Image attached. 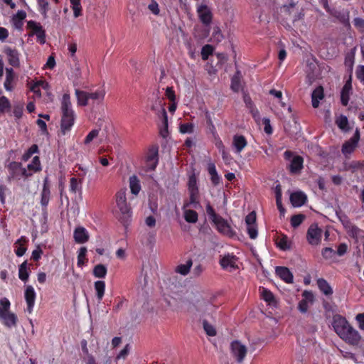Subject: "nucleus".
I'll return each mask as SVG.
<instances>
[{
	"instance_id": "nucleus-64",
	"label": "nucleus",
	"mask_w": 364,
	"mask_h": 364,
	"mask_svg": "<svg viewBox=\"0 0 364 364\" xmlns=\"http://www.w3.org/2000/svg\"><path fill=\"white\" fill-rule=\"evenodd\" d=\"M357 78L364 85V65H359L355 71Z\"/></svg>"
},
{
	"instance_id": "nucleus-36",
	"label": "nucleus",
	"mask_w": 364,
	"mask_h": 364,
	"mask_svg": "<svg viewBox=\"0 0 364 364\" xmlns=\"http://www.w3.org/2000/svg\"><path fill=\"white\" fill-rule=\"evenodd\" d=\"M27 28L31 30L30 36L36 35L43 30V26L40 23L33 20H30L27 22Z\"/></svg>"
},
{
	"instance_id": "nucleus-25",
	"label": "nucleus",
	"mask_w": 364,
	"mask_h": 364,
	"mask_svg": "<svg viewBox=\"0 0 364 364\" xmlns=\"http://www.w3.org/2000/svg\"><path fill=\"white\" fill-rule=\"evenodd\" d=\"M208 171L210 176V181L213 186H218L221 181V177L218 175L215 165L213 163L208 164Z\"/></svg>"
},
{
	"instance_id": "nucleus-57",
	"label": "nucleus",
	"mask_w": 364,
	"mask_h": 364,
	"mask_svg": "<svg viewBox=\"0 0 364 364\" xmlns=\"http://www.w3.org/2000/svg\"><path fill=\"white\" fill-rule=\"evenodd\" d=\"M98 134L99 129H92L85 138L84 143L85 144H90L95 138H96L98 136Z\"/></svg>"
},
{
	"instance_id": "nucleus-50",
	"label": "nucleus",
	"mask_w": 364,
	"mask_h": 364,
	"mask_svg": "<svg viewBox=\"0 0 364 364\" xmlns=\"http://www.w3.org/2000/svg\"><path fill=\"white\" fill-rule=\"evenodd\" d=\"M305 216L302 214L294 215L291 218V225L293 228L299 227L304 221Z\"/></svg>"
},
{
	"instance_id": "nucleus-29",
	"label": "nucleus",
	"mask_w": 364,
	"mask_h": 364,
	"mask_svg": "<svg viewBox=\"0 0 364 364\" xmlns=\"http://www.w3.org/2000/svg\"><path fill=\"white\" fill-rule=\"evenodd\" d=\"M129 188L134 195H137L141 190L140 181L137 176H132L129 178Z\"/></svg>"
},
{
	"instance_id": "nucleus-39",
	"label": "nucleus",
	"mask_w": 364,
	"mask_h": 364,
	"mask_svg": "<svg viewBox=\"0 0 364 364\" xmlns=\"http://www.w3.org/2000/svg\"><path fill=\"white\" fill-rule=\"evenodd\" d=\"M161 115H162V122L164 125V128L160 130V134L164 138L166 137L168 134V116L166 109L163 107L161 108Z\"/></svg>"
},
{
	"instance_id": "nucleus-7",
	"label": "nucleus",
	"mask_w": 364,
	"mask_h": 364,
	"mask_svg": "<svg viewBox=\"0 0 364 364\" xmlns=\"http://www.w3.org/2000/svg\"><path fill=\"white\" fill-rule=\"evenodd\" d=\"M322 230L316 223L311 224L306 233L308 242L311 245H318L321 241Z\"/></svg>"
},
{
	"instance_id": "nucleus-46",
	"label": "nucleus",
	"mask_w": 364,
	"mask_h": 364,
	"mask_svg": "<svg viewBox=\"0 0 364 364\" xmlns=\"http://www.w3.org/2000/svg\"><path fill=\"white\" fill-rule=\"evenodd\" d=\"M213 47L211 45L206 44L203 46L201 50V58L203 60L208 59L209 56L213 53Z\"/></svg>"
},
{
	"instance_id": "nucleus-22",
	"label": "nucleus",
	"mask_w": 364,
	"mask_h": 364,
	"mask_svg": "<svg viewBox=\"0 0 364 364\" xmlns=\"http://www.w3.org/2000/svg\"><path fill=\"white\" fill-rule=\"evenodd\" d=\"M14 78L15 73L11 68H6V79L4 83V87L7 91H12L14 88Z\"/></svg>"
},
{
	"instance_id": "nucleus-9",
	"label": "nucleus",
	"mask_w": 364,
	"mask_h": 364,
	"mask_svg": "<svg viewBox=\"0 0 364 364\" xmlns=\"http://www.w3.org/2000/svg\"><path fill=\"white\" fill-rule=\"evenodd\" d=\"M332 326L335 332L340 337L351 325H350L345 317L336 314L333 317Z\"/></svg>"
},
{
	"instance_id": "nucleus-17",
	"label": "nucleus",
	"mask_w": 364,
	"mask_h": 364,
	"mask_svg": "<svg viewBox=\"0 0 364 364\" xmlns=\"http://www.w3.org/2000/svg\"><path fill=\"white\" fill-rule=\"evenodd\" d=\"M247 141L243 135L235 134L232 138V146L235 152L240 154L247 146Z\"/></svg>"
},
{
	"instance_id": "nucleus-51",
	"label": "nucleus",
	"mask_w": 364,
	"mask_h": 364,
	"mask_svg": "<svg viewBox=\"0 0 364 364\" xmlns=\"http://www.w3.org/2000/svg\"><path fill=\"white\" fill-rule=\"evenodd\" d=\"M0 305L1 307H0V318L4 316V313L10 309L11 303L9 300L6 298L3 297L0 299Z\"/></svg>"
},
{
	"instance_id": "nucleus-18",
	"label": "nucleus",
	"mask_w": 364,
	"mask_h": 364,
	"mask_svg": "<svg viewBox=\"0 0 364 364\" xmlns=\"http://www.w3.org/2000/svg\"><path fill=\"white\" fill-rule=\"evenodd\" d=\"M304 159L299 155L294 156L289 166V170L291 173H299L303 168Z\"/></svg>"
},
{
	"instance_id": "nucleus-55",
	"label": "nucleus",
	"mask_w": 364,
	"mask_h": 364,
	"mask_svg": "<svg viewBox=\"0 0 364 364\" xmlns=\"http://www.w3.org/2000/svg\"><path fill=\"white\" fill-rule=\"evenodd\" d=\"M324 97L323 88L321 86L317 87L311 94V98H315L318 100Z\"/></svg>"
},
{
	"instance_id": "nucleus-40",
	"label": "nucleus",
	"mask_w": 364,
	"mask_h": 364,
	"mask_svg": "<svg viewBox=\"0 0 364 364\" xmlns=\"http://www.w3.org/2000/svg\"><path fill=\"white\" fill-rule=\"evenodd\" d=\"M198 213L193 210H186L184 211V218L186 222L191 223H195L198 220Z\"/></svg>"
},
{
	"instance_id": "nucleus-49",
	"label": "nucleus",
	"mask_w": 364,
	"mask_h": 364,
	"mask_svg": "<svg viewBox=\"0 0 364 364\" xmlns=\"http://www.w3.org/2000/svg\"><path fill=\"white\" fill-rule=\"evenodd\" d=\"M203 329L208 336H215L216 335L217 332L215 327L210 324L206 320H203Z\"/></svg>"
},
{
	"instance_id": "nucleus-12",
	"label": "nucleus",
	"mask_w": 364,
	"mask_h": 364,
	"mask_svg": "<svg viewBox=\"0 0 364 364\" xmlns=\"http://www.w3.org/2000/svg\"><path fill=\"white\" fill-rule=\"evenodd\" d=\"M4 53L6 55L9 64L14 68L20 67V53L16 48H11L7 47L4 50Z\"/></svg>"
},
{
	"instance_id": "nucleus-10",
	"label": "nucleus",
	"mask_w": 364,
	"mask_h": 364,
	"mask_svg": "<svg viewBox=\"0 0 364 364\" xmlns=\"http://www.w3.org/2000/svg\"><path fill=\"white\" fill-rule=\"evenodd\" d=\"M359 140L360 131L358 129H356L353 136L343 144L341 149L342 153L344 155L352 154L358 146Z\"/></svg>"
},
{
	"instance_id": "nucleus-38",
	"label": "nucleus",
	"mask_w": 364,
	"mask_h": 364,
	"mask_svg": "<svg viewBox=\"0 0 364 364\" xmlns=\"http://www.w3.org/2000/svg\"><path fill=\"white\" fill-rule=\"evenodd\" d=\"M234 256H231L230 255H225L220 260V264L223 269H226L228 267H233L235 265Z\"/></svg>"
},
{
	"instance_id": "nucleus-52",
	"label": "nucleus",
	"mask_w": 364,
	"mask_h": 364,
	"mask_svg": "<svg viewBox=\"0 0 364 364\" xmlns=\"http://www.w3.org/2000/svg\"><path fill=\"white\" fill-rule=\"evenodd\" d=\"M231 89L237 92L240 90V78L238 75H235L231 79Z\"/></svg>"
},
{
	"instance_id": "nucleus-27",
	"label": "nucleus",
	"mask_w": 364,
	"mask_h": 364,
	"mask_svg": "<svg viewBox=\"0 0 364 364\" xmlns=\"http://www.w3.org/2000/svg\"><path fill=\"white\" fill-rule=\"evenodd\" d=\"M75 95L77 100V105L79 106H86L88 105L89 100V92L80 90L78 89L75 90Z\"/></svg>"
},
{
	"instance_id": "nucleus-33",
	"label": "nucleus",
	"mask_w": 364,
	"mask_h": 364,
	"mask_svg": "<svg viewBox=\"0 0 364 364\" xmlns=\"http://www.w3.org/2000/svg\"><path fill=\"white\" fill-rule=\"evenodd\" d=\"M95 289L97 293V298L99 301H100L105 294V282L102 280H98L95 282Z\"/></svg>"
},
{
	"instance_id": "nucleus-15",
	"label": "nucleus",
	"mask_w": 364,
	"mask_h": 364,
	"mask_svg": "<svg viewBox=\"0 0 364 364\" xmlns=\"http://www.w3.org/2000/svg\"><path fill=\"white\" fill-rule=\"evenodd\" d=\"M302 296L304 297L298 304V309L301 313H306L309 309L308 301L313 302L314 301V294L312 292L309 291H304L302 294Z\"/></svg>"
},
{
	"instance_id": "nucleus-6",
	"label": "nucleus",
	"mask_w": 364,
	"mask_h": 364,
	"mask_svg": "<svg viewBox=\"0 0 364 364\" xmlns=\"http://www.w3.org/2000/svg\"><path fill=\"white\" fill-rule=\"evenodd\" d=\"M340 338L346 343L351 346H358L361 340V336L359 332L352 326L341 334Z\"/></svg>"
},
{
	"instance_id": "nucleus-58",
	"label": "nucleus",
	"mask_w": 364,
	"mask_h": 364,
	"mask_svg": "<svg viewBox=\"0 0 364 364\" xmlns=\"http://www.w3.org/2000/svg\"><path fill=\"white\" fill-rule=\"evenodd\" d=\"M247 232L249 237L251 239L257 238V235H258L257 225L247 226Z\"/></svg>"
},
{
	"instance_id": "nucleus-35",
	"label": "nucleus",
	"mask_w": 364,
	"mask_h": 364,
	"mask_svg": "<svg viewBox=\"0 0 364 364\" xmlns=\"http://www.w3.org/2000/svg\"><path fill=\"white\" fill-rule=\"evenodd\" d=\"M259 291L261 294L262 299L264 300L266 302H267L269 304H272L275 301L274 296L270 290L264 287H260Z\"/></svg>"
},
{
	"instance_id": "nucleus-16",
	"label": "nucleus",
	"mask_w": 364,
	"mask_h": 364,
	"mask_svg": "<svg viewBox=\"0 0 364 364\" xmlns=\"http://www.w3.org/2000/svg\"><path fill=\"white\" fill-rule=\"evenodd\" d=\"M276 274L287 284L293 282L294 277L290 270L286 267H277L275 269Z\"/></svg>"
},
{
	"instance_id": "nucleus-24",
	"label": "nucleus",
	"mask_w": 364,
	"mask_h": 364,
	"mask_svg": "<svg viewBox=\"0 0 364 364\" xmlns=\"http://www.w3.org/2000/svg\"><path fill=\"white\" fill-rule=\"evenodd\" d=\"M26 11L23 10H18L17 13L15 15H14L11 19L12 23L14 24V27L18 30H21L23 25V21L26 18Z\"/></svg>"
},
{
	"instance_id": "nucleus-31",
	"label": "nucleus",
	"mask_w": 364,
	"mask_h": 364,
	"mask_svg": "<svg viewBox=\"0 0 364 364\" xmlns=\"http://www.w3.org/2000/svg\"><path fill=\"white\" fill-rule=\"evenodd\" d=\"M193 265V261L189 259L186 261V264H181L176 267V272L181 275H187Z\"/></svg>"
},
{
	"instance_id": "nucleus-32",
	"label": "nucleus",
	"mask_w": 364,
	"mask_h": 364,
	"mask_svg": "<svg viewBox=\"0 0 364 364\" xmlns=\"http://www.w3.org/2000/svg\"><path fill=\"white\" fill-rule=\"evenodd\" d=\"M87 247H81L78 250L77 254V264L79 267H82L84 264H85L88 259L87 258Z\"/></svg>"
},
{
	"instance_id": "nucleus-56",
	"label": "nucleus",
	"mask_w": 364,
	"mask_h": 364,
	"mask_svg": "<svg viewBox=\"0 0 364 364\" xmlns=\"http://www.w3.org/2000/svg\"><path fill=\"white\" fill-rule=\"evenodd\" d=\"M331 14L342 23H346L348 21V16L339 11H335Z\"/></svg>"
},
{
	"instance_id": "nucleus-63",
	"label": "nucleus",
	"mask_w": 364,
	"mask_h": 364,
	"mask_svg": "<svg viewBox=\"0 0 364 364\" xmlns=\"http://www.w3.org/2000/svg\"><path fill=\"white\" fill-rule=\"evenodd\" d=\"M353 24L360 31H364V19L357 17L353 20Z\"/></svg>"
},
{
	"instance_id": "nucleus-37",
	"label": "nucleus",
	"mask_w": 364,
	"mask_h": 364,
	"mask_svg": "<svg viewBox=\"0 0 364 364\" xmlns=\"http://www.w3.org/2000/svg\"><path fill=\"white\" fill-rule=\"evenodd\" d=\"M11 105L9 100L6 96L0 97V115L9 112Z\"/></svg>"
},
{
	"instance_id": "nucleus-47",
	"label": "nucleus",
	"mask_w": 364,
	"mask_h": 364,
	"mask_svg": "<svg viewBox=\"0 0 364 364\" xmlns=\"http://www.w3.org/2000/svg\"><path fill=\"white\" fill-rule=\"evenodd\" d=\"M38 152V147L36 144H33L22 156V160L27 161L33 154Z\"/></svg>"
},
{
	"instance_id": "nucleus-11",
	"label": "nucleus",
	"mask_w": 364,
	"mask_h": 364,
	"mask_svg": "<svg viewBox=\"0 0 364 364\" xmlns=\"http://www.w3.org/2000/svg\"><path fill=\"white\" fill-rule=\"evenodd\" d=\"M197 13L200 21L205 26L210 25L213 19V14L210 8L205 4L197 7Z\"/></svg>"
},
{
	"instance_id": "nucleus-23",
	"label": "nucleus",
	"mask_w": 364,
	"mask_h": 364,
	"mask_svg": "<svg viewBox=\"0 0 364 364\" xmlns=\"http://www.w3.org/2000/svg\"><path fill=\"white\" fill-rule=\"evenodd\" d=\"M307 200L306 196L301 191L294 192L290 196V200L294 207H301Z\"/></svg>"
},
{
	"instance_id": "nucleus-8",
	"label": "nucleus",
	"mask_w": 364,
	"mask_h": 364,
	"mask_svg": "<svg viewBox=\"0 0 364 364\" xmlns=\"http://www.w3.org/2000/svg\"><path fill=\"white\" fill-rule=\"evenodd\" d=\"M232 356L238 363H242L247 354V348L238 341H234L230 344Z\"/></svg>"
},
{
	"instance_id": "nucleus-41",
	"label": "nucleus",
	"mask_w": 364,
	"mask_h": 364,
	"mask_svg": "<svg viewBox=\"0 0 364 364\" xmlns=\"http://www.w3.org/2000/svg\"><path fill=\"white\" fill-rule=\"evenodd\" d=\"M50 198V190L43 188L41 193V204L46 209Z\"/></svg>"
},
{
	"instance_id": "nucleus-2",
	"label": "nucleus",
	"mask_w": 364,
	"mask_h": 364,
	"mask_svg": "<svg viewBox=\"0 0 364 364\" xmlns=\"http://www.w3.org/2000/svg\"><path fill=\"white\" fill-rule=\"evenodd\" d=\"M60 109L62 112L60 129L62 133L65 134L70 132L75 120V114L72 108L70 97L68 93H65L63 95Z\"/></svg>"
},
{
	"instance_id": "nucleus-26",
	"label": "nucleus",
	"mask_w": 364,
	"mask_h": 364,
	"mask_svg": "<svg viewBox=\"0 0 364 364\" xmlns=\"http://www.w3.org/2000/svg\"><path fill=\"white\" fill-rule=\"evenodd\" d=\"M317 285L319 290L326 296H331L333 294V289L328 282L323 278L317 279Z\"/></svg>"
},
{
	"instance_id": "nucleus-28",
	"label": "nucleus",
	"mask_w": 364,
	"mask_h": 364,
	"mask_svg": "<svg viewBox=\"0 0 364 364\" xmlns=\"http://www.w3.org/2000/svg\"><path fill=\"white\" fill-rule=\"evenodd\" d=\"M27 264V261H24L18 267V277L24 282H26L29 277L30 270L29 268H28Z\"/></svg>"
},
{
	"instance_id": "nucleus-4",
	"label": "nucleus",
	"mask_w": 364,
	"mask_h": 364,
	"mask_svg": "<svg viewBox=\"0 0 364 364\" xmlns=\"http://www.w3.org/2000/svg\"><path fill=\"white\" fill-rule=\"evenodd\" d=\"M6 167L8 171L6 181L9 183L19 181L21 178H28L33 175L32 172H28L26 168L23 167L21 162L11 161Z\"/></svg>"
},
{
	"instance_id": "nucleus-3",
	"label": "nucleus",
	"mask_w": 364,
	"mask_h": 364,
	"mask_svg": "<svg viewBox=\"0 0 364 364\" xmlns=\"http://www.w3.org/2000/svg\"><path fill=\"white\" fill-rule=\"evenodd\" d=\"M206 213L209 219L214 223L217 230L222 235L232 238L236 236V232L232 229L228 220L217 214L210 203L206 205Z\"/></svg>"
},
{
	"instance_id": "nucleus-45",
	"label": "nucleus",
	"mask_w": 364,
	"mask_h": 364,
	"mask_svg": "<svg viewBox=\"0 0 364 364\" xmlns=\"http://www.w3.org/2000/svg\"><path fill=\"white\" fill-rule=\"evenodd\" d=\"M106 92L105 89L97 90L93 92H89V100L92 99L94 100H101L102 101L105 98Z\"/></svg>"
},
{
	"instance_id": "nucleus-1",
	"label": "nucleus",
	"mask_w": 364,
	"mask_h": 364,
	"mask_svg": "<svg viewBox=\"0 0 364 364\" xmlns=\"http://www.w3.org/2000/svg\"><path fill=\"white\" fill-rule=\"evenodd\" d=\"M116 206L113 210L115 218L124 227H127L132 217V209L127 202L126 191L121 189L115 194Z\"/></svg>"
},
{
	"instance_id": "nucleus-61",
	"label": "nucleus",
	"mask_w": 364,
	"mask_h": 364,
	"mask_svg": "<svg viewBox=\"0 0 364 364\" xmlns=\"http://www.w3.org/2000/svg\"><path fill=\"white\" fill-rule=\"evenodd\" d=\"M247 226L256 225V213L255 211L250 213L245 218Z\"/></svg>"
},
{
	"instance_id": "nucleus-43",
	"label": "nucleus",
	"mask_w": 364,
	"mask_h": 364,
	"mask_svg": "<svg viewBox=\"0 0 364 364\" xmlns=\"http://www.w3.org/2000/svg\"><path fill=\"white\" fill-rule=\"evenodd\" d=\"M38 6V11L44 17H47V13L49 10V4L47 0H36Z\"/></svg>"
},
{
	"instance_id": "nucleus-54",
	"label": "nucleus",
	"mask_w": 364,
	"mask_h": 364,
	"mask_svg": "<svg viewBox=\"0 0 364 364\" xmlns=\"http://www.w3.org/2000/svg\"><path fill=\"white\" fill-rule=\"evenodd\" d=\"M336 124L342 130L348 129V121L346 116L341 115L337 120Z\"/></svg>"
},
{
	"instance_id": "nucleus-20",
	"label": "nucleus",
	"mask_w": 364,
	"mask_h": 364,
	"mask_svg": "<svg viewBox=\"0 0 364 364\" xmlns=\"http://www.w3.org/2000/svg\"><path fill=\"white\" fill-rule=\"evenodd\" d=\"M0 318L2 320V323L8 328L15 327L18 321L16 315L9 310L5 311Z\"/></svg>"
},
{
	"instance_id": "nucleus-30",
	"label": "nucleus",
	"mask_w": 364,
	"mask_h": 364,
	"mask_svg": "<svg viewBox=\"0 0 364 364\" xmlns=\"http://www.w3.org/2000/svg\"><path fill=\"white\" fill-rule=\"evenodd\" d=\"M27 171L28 172H39L42 170L40 158L38 156H36L33 158L31 164L27 165Z\"/></svg>"
},
{
	"instance_id": "nucleus-13",
	"label": "nucleus",
	"mask_w": 364,
	"mask_h": 364,
	"mask_svg": "<svg viewBox=\"0 0 364 364\" xmlns=\"http://www.w3.org/2000/svg\"><path fill=\"white\" fill-rule=\"evenodd\" d=\"M73 238L76 243L84 244L90 239L88 231L82 226H77L73 232Z\"/></svg>"
},
{
	"instance_id": "nucleus-44",
	"label": "nucleus",
	"mask_w": 364,
	"mask_h": 364,
	"mask_svg": "<svg viewBox=\"0 0 364 364\" xmlns=\"http://www.w3.org/2000/svg\"><path fill=\"white\" fill-rule=\"evenodd\" d=\"M336 215L339 219V220L341 221V223H342V225H343L345 230H347L348 228H350V226L351 225H353V223L350 221V220L349 219V218L344 213H341V212H336Z\"/></svg>"
},
{
	"instance_id": "nucleus-14",
	"label": "nucleus",
	"mask_w": 364,
	"mask_h": 364,
	"mask_svg": "<svg viewBox=\"0 0 364 364\" xmlns=\"http://www.w3.org/2000/svg\"><path fill=\"white\" fill-rule=\"evenodd\" d=\"M24 297L27 304V311L31 314L35 304L36 294L32 286H27L24 292Z\"/></svg>"
},
{
	"instance_id": "nucleus-19",
	"label": "nucleus",
	"mask_w": 364,
	"mask_h": 364,
	"mask_svg": "<svg viewBox=\"0 0 364 364\" xmlns=\"http://www.w3.org/2000/svg\"><path fill=\"white\" fill-rule=\"evenodd\" d=\"M189 193V202L186 205H191L192 208L198 209L201 208L200 203V193L199 188H192L188 190Z\"/></svg>"
},
{
	"instance_id": "nucleus-60",
	"label": "nucleus",
	"mask_w": 364,
	"mask_h": 364,
	"mask_svg": "<svg viewBox=\"0 0 364 364\" xmlns=\"http://www.w3.org/2000/svg\"><path fill=\"white\" fill-rule=\"evenodd\" d=\"M23 106L22 105H17L14 107L13 114L16 119H19L23 115Z\"/></svg>"
},
{
	"instance_id": "nucleus-21",
	"label": "nucleus",
	"mask_w": 364,
	"mask_h": 364,
	"mask_svg": "<svg viewBox=\"0 0 364 364\" xmlns=\"http://www.w3.org/2000/svg\"><path fill=\"white\" fill-rule=\"evenodd\" d=\"M352 90L351 80L349 79L344 84L341 92V102L343 106H347L350 100V95Z\"/></svg>"
},
{
	"instance_id": "nucleus-48",
	"label": "nucleus",
	"mask_w": 364,
	"mask_h": 364,
	"mask_svg": "<svg viewBox=\"0 0 364 364\" xmlns=\"http://www.w3.org/2000/svg\"><path fill=\"white\" fill-rule=\"evenodd\" d=\"M179 131L181 134H192L194 132V124L191 122L181 124Z\"/></svg>"
},
{
	"instance_id": "nucleus-53",
	"label": "nucleus",
	"mask_w": 364,
	"mask_h": 364,
	"mask_svg": "<svg viewBox=\"0 0 364 364\" xmlns=\"http://www.w3.org/2000/svg\"><path fill=\"white\" fill-rule=\"evenodd\" d=\"M81 181H79L77 178L73 177L70 179V191L73 193H76L77 191L80 187Z\"/></svg>"
},
{
	"instance_id": "nucleus-59",
	"label": "nucleus",
	"mask_w": 364,
	"mask_h": 364,
	"mask_svg": "<svg viewBox=\"0 0 364 364\" xmlns=\"http://www.w3.org/2000/svg\"><path fill=\"white\" fill-rule=\"evenodd\" d=\"M262 124H264V131L267 134H272L273 133V129L270 124V120L268 118H263Z\"/></svg>"
},
{
	"instance_id": "nucleus-34",
	"label": "nucleus",
	"mask_w": 364,
	"mask_h": 364,
	"mask_svg": "<svg viewBox=\"0 0 364 364\" xmlns=\"http://www.w3.org/2000/svg\"><path fill=\"white\" fill-rule=\"evenodd\" d=\"M107 273V269L105 265L98 264L95 266L92 274L96 278H105Z\"/></svg>"
},
{
	"instance_id": "nucleus-5",
	"label": "nucleus",
	"mask_w": 364,
	"mask_h": 364,
	"mask_svg": "<svg viewBox=\"0 0 364 364\" xmlns=\"http://www.w3.org/2000/svg\"><path fill=\"white\" fill-rule=\"evenodd\" d=\"M159 163V147L156 145L151 146L146 153V166L148 170L154 171Z\"/></svg>"
},
{
	"instance_id": "nucleus-42",
	"label": "nucleus",
	"mask_w": 364,
	"mask_h": 364,
	"mask_svg": "<svg viewBox=\"0 0 364 364\" xmlns=\"http://www.w3.org/2000/svg\"><path fill=\"white\" fill-rule=\"evenodd\" d=\"M73 15L77 18L82 15V6L80 0H70Z\"/></svg>"
},
{
	"instance_id": "nucleus-62",
	"label": "nucleus",
	"mask_w": 364,
	"mask_h": 364,
	"mask_svg": "<svg viewBox=\"0 0 364 364\" xmlns=\"http://www.w3.org/2000/svg\"><path fill=\"white\" fill-rule=\"evenodd\" d=\"M321 254L325 259H331L336 255V252L331 247H325Z\"/></svg>"
}]
</instances>
